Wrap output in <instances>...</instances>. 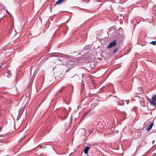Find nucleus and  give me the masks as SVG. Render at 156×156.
<instances>
[{"label":"nucleus","mask_w":156,"mask_h":156,"mask_svg":"<svg viewBox=\"0 0 156 156\" xmlns=\"http://www.w3.org/2000/svg\"><path fill=\"white\" fill-rule=\"evenodd\" d=\"M68 113L66 109L60 110L59 112L58 117L61 119V120L65 119L67 117Z\"/></svg>","instance_id":"nucleus-1"},{"label":"nucleus","mask_w":156,"mask_h":156,"mask_svg":"<svg viewBox=\"0 0 156 156\" xmlns=\"http://www.w3.org/2000/svg\"><path fill=\"white\" fill-rule=\"evenodd\" d=\"M75 64L72 61L66 62L65 63V65L68 68V69L66 70V72H68L71 69L74 67Z\"/></svg>","instance_id":"nucleus-2"},{"label":"nucleus","mask_w":156,"mask_h":156,"mask_svg":"<svg viewBox=\"0 0 156 156\" xmlns=\"http://www.w3.org/2000/svg\"><path fill=\"white\" fill-rule=\"evenodd\" d=\"M65 87H63L57 93V95L59 96L64 97L65 95V93L66 92V91H65Z\"/></svg>","instance_id":"nucleus-3"},{"label":"nucleus","mask_w":156,"mask_h":156,"mask_svg":"<svg viewBox=\"0 0 156 156\" xmlns=\"http://www.w3.org/2000/svg\"><path fill=\"white\" fill-rule=\"evenodd\" d=\"M116 41L115 40H114L113 41L111 42L110 44L107 46L108 48H110L113 47L115 46L116 45Z\"/></svg>","instance_id":"nucleus-4"},{"label":"nucleus","mask_w":156,"mask_h":156,"mask_svg":"<svg viewBox=\"0 0 156 156\" xmlns=\"http://www.w3.org/2000/svg\"><path fill=\"white\" fill-rule=\"evenodd\" d=\"M147 101H148L150 103L151 105L154 106L156 105V103L155 102L152 101V99H150L148 97H147Z\"/></svg>","instance_id":"nucleus-5"},{"label":"nucleus","mask_w":156,"mask_h":156,"mask_svg":"<svg viewBox=\"0 0 156 156\" xmlns=\"http://www.w3.org/2000/svg\"><path fill=\"white\" fill-rule=\"evenodd\" d=\"M60 54L58 53H53L49 55L50 57H59Z\"/></svg>","instance_id":"nucleus-6"},{"label":"nucleus","mask_w":156,"mask_h":156,"mask_svg":"<svg viewBox=\"0 0 156 156\" xmlns=\"http://www.w3.org/2000/svg\"><path fill=\"white\" fill-rule=\"evenodd\" d=\"M97 105V104H96L94 106H93V108H90L88 111L86 112L84 114V116H85L86 115H87V114H88V113L90 112L91 110H92L94 108V107H96V106Z\"/></svg>","instance_id":"nucleus-7"},{"label":"nucleus","mask_w":156,"mask_h":156,"mask_svg":"<svg viewBox=\"0 0 156 156\" xmlns=\"http://www.w3.org/2000/svg\"><path fill=\"white\" fill-rule=\"evenodd\" d=\"M90 148V147L87 146L84 149L83 151L84 153L86 154H88V151Z\"/></svg>","instance_id":"nucleus-8"},{"label":"nucleus","mask_w":156,"mask_h":156,"mask_svg":"<svg viewBox=\"0 0 156 156\" xmlns=\"http://www.w3.org/2000/svg\"><path fill=\"white\" fill-rule=\"evenodd\" d=\"M154 125V122L151 123L149 126L146 129V130L147 131H149L151 129L152 126Z\"/></svg>","instance_id":"nucleus-9"},{"label":"nucleus","mask_w":156,"mask_h":156,"mask_svg":"<svg viewBox=\"0 0 156 156\" xmlns=\"http://www.w3.org/2000/svg\"><path fill=\"white\" fill-rule=\"evenodd\" d=\"M65 0H58L56 2L54 6H55L56 5H59L61 4Z\"/></svg>","instance_id":"nucleus-10"},{"label":"nucleus","mask_w":156,"mask_h":156,"mask_svg":"<svg viewBox=\"0 0 156 156\" xmlns=\"http://www.w3.org/2000/svg\"><path fill=\"white\" fill-rule=\"evenodd\" d=\"M90 48V47L89 45H87L85 46L83 48L84 50L85 51L89 50Z\"/></svg>","instance_id":"nucleus-11"},{"label":"nucleus","mask_w":156,"mask_h":156,"mask_svg":"<svg viewBox=\"0 0 156 156\" xmlns=\"http://www.w3.org/2000/svg\"><path fill=\"white\" fill-rule=\"evenodd\" d=\"M152 101L155 102L156 101V95H154L152 97Z\"/></svg>","instance_id":"nucleus-12"},{"label":"nucleus","mask_w":156,"mask_h":156,"mask_svg":"<svg viewBox=\"0 0 156 156\" xmlns=\"http://www.w3.org/2000/svg\"><path fill=\"white\" fill-rule=\"evenodd\" d=\"M119 50V48L118 47H116L113 51V53L114 54L116 53L117 51Z\"/></svg>","instance_id":"nucleus-13"},{"label":"nucleus","mask_w":156,"mask_h":156,"mask_svg":"<svg viewBox=\"0 0 156 156\" xmlns=\"http://www.w3.org/2000/svg\"><path fill=\"white\" fill-rule=\"evenodd\" d=\"M150 43L153 45H155L156 44V41H153L150 42Z\"/></svg>","instance_id":"nucleus-14"},{"label":"nucleus","mask_w":156,"mask_h":156,"mask_svg":"<svg viewBox=\"0 0 156 156\" xmlns=\"http://www.w3.org/2000/svg\"><path fill=\"white\" fill-rule=\"evenodd\" d=\"M62 27L64 30H66V29L67 28V27L66 26H64Z\"/></svg>","instance_id":"nucleus-15"},{"label":"nucleus","mask_w":156,"mask_h":156,"mask_svg":"<svg viewBox=\"0 0 156 156\" xmlns=\"http://www.w3.org/2000/svg\"><path fill=\"white\" fill-rule=\"evenodd\" d=\"M92 130H89V134H88V135H90L91 134V133H92Z\"/></svg>","instance_id":"nucleus-16"},{"label":"nucleus","mask_w":156,"mask_h":156,"mask_svg":"<svg viewBox=\"0 0 156 156\" xmlns=\"http://www.w3.org/2000/svg\"><path fill=\"white\" fill-rule=\"evenodd\" d=\"M141 147V145L140 144L137 147V148H136V149L137 150L140 147Z\"/></svg>","instance_id":"nucleus-17"},{"label":"nucleus","mask_w":156,"mask_h":156,"mask_svg":"<svg viewBox=\"0 0 156 156\" xmlns=\"http://www.w3.org/2000/svg\"><path fill=\"white\" fill-rule=\"evenodd\" d=\"M126 101V103L127 104H128L129 102V100H127Z\"/></svg>","instance_id":"nucleus-18"},{"label":"nucleus","mask_w":156,"mask_h":156,"mask_svg":"<svg viewBox=\"0 0 156 156\" xmlns=\"http://www.w3.org/2000/svg\"><path fill=\"white\" fill-rule=\"evenodd\" d=\"M96 2H101V0H96Z\"/></svg>","instance_id":"nucleus-19"},{"label":"nucleus","mask_w":156,"mask_h":156,"mask_svg":"<svg viewBox=\"0 0 156 156\" xmlns=\"http://www.w3.org/2000/svg\"><path fill=\"white\" fill-rule=\"evenodd\" d=\"M6 11L8 14L9 15L10 13L9 12H8V11L7 10H6Z\"/></svg>","instance_id":"nucleus-20"},{"label":"nucleus","mask_w":156,"mask_h":156,"mask_svg":"<svg viewBox=\"0 0 156 156\" xmlns=\"http://www.w3.org/2000/svg\"><path fill=\"white\" fill-rule=\"evenodd\" d=\"M125 114L126 115V113H125V112H123L122 114V115H124Z\"/></svg>","instance_id":"nucleus-21"},{"label":"nucleus","mask_w":156,"mask_h":156,"mask_svg":"<svg viewBox=\"0 0 156 156\" xmlns=\"http://www.w3.org/2000/svg\"><path fill=\"white\" fill-rule=\"evenodd\" d=\"M85 75L83 74L82 75V77H83Z\"/></svg>","instance_id":"nucleus-22"},{"label":"nucleus","mask_w":156,"mask_h":156,"mask_svg":"<svg viewBox=\"0 0 156 156\" xmlns=\"http://www.w3.org/2000/svg\"><path fill=\"white\" fill-rule=\"evenodd\" d=\"M154 140H153L152 141V143H153V144H154Z\"/></svg>","instance_id":"nucleus-23"},{"label":"nucleus","mask_w":156,"mask_h":156,"mask_svg":"<svg viewBox=\"0 0 156 156\" xmlns=\"http://www.w3.org/2000/svg\"><path fill=\"white\" fill-rule=\"evenodd\" d=\"M47 48H48V49H49L50 48L49 46L48 47H47Z\"/></svg>","instance_id":"nucleus-24"},{"label":"nucleus","mask_w":156,"mask_h":156,"mask_svg":"<svg viewBox=\"0 0 156 156\" xmlns=\"http://www.w3.org/2000/svg\"><path fill=\"white\" fill-rule=\"evenodd\" d=\"M133 110H134V109H132V110L133 111Z\"/></svg>","instance_id":"nucleus-25"},{"label":"nucleus","mask_w":156,"mask_h":156,"mask_svg":"<svg viewBox=\"0 0 156 156\" xmlns=\"http://www.w3.org/2000/svg\"><path fill=\"white\" fill-rule=\"evenodd\" d=\"M76 75H77L76 74V75H74V76H76Z\"/></svg>","instance_id":"nucleus-26"},{"label":"nucleus","mask_w":156,"mask_h":156,"mask_svg":"<svg viewBox=\"0 0 156 156\" xmlns=\"http://www.w3.org/2000/svg\"><path fill=\"white\" fill-rule=\"evenodd\" d=\"M1 66H0V68H1Z\"/></svg>","instance_id":"nucleus-27"},{"label":"nucleus","mask_w":156,"mask_h":156,"mask_svg":"<svg viewBox=\"0 0 156 156\" xmlns=\"http://www.w3.org/2000/svg\"><path fill=\"white\" fill-rule=\"evenodd\" d=\"M73 77V76H72V77H71V78H72V77Z\"/></svg>","instance_id":"nucleus-28"}]
</instances>
